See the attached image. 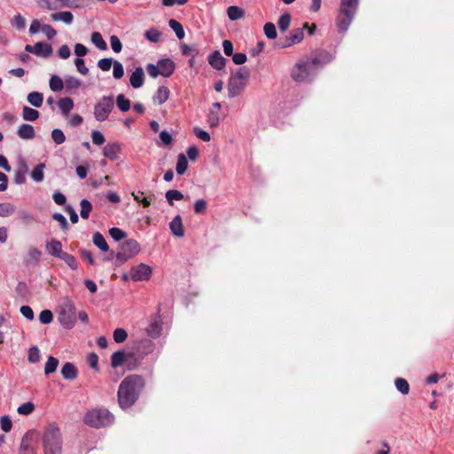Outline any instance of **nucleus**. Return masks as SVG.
<instances>
[{"label": "nucleus", "mask_w": 454, "mask_h": 454, "mask_svg": "<svg viewBox=\"0 0 454 454\" xmlns=\"http://www.w3.org/2000/svg\"><path fill=\"white\" fill-rule=\"evenodd\" d=\"M395 387L399 392L403 395H407L410 391V386L406 380L403 378H397L395 381Z\"/></svg>", "instance_id": "48"}, {"label": "nucleus", "mask_w": 454, "mask_h": 454, "mask_svg": "<svg viewBox=\"0 0 454 454\" xmlns=\"http://www.w3.org/2000/svg\"><path fill=\"white\" fill-rule=\"evenodd\" d=\"M160 35H161V33L157 28H154V27H151V28L147 29L145 33V37L152 43L159 42Z\"/></svg>", "instance_id": "46"}, {"label": "nucleus", "mask_w": 454, "mask_h": 454, "mask_svg": "<svg viewBox=\"0 0 454 454\" xmlns=\"http://www.w3.org/2000/svg\"><path fill=\"white\" fill-rule=\"evenodd\" d=\"M310 59L312 61H315V66L317 67V70H319V68H321L324 65L331 62L333 58L330 53L322 51L317 56L311 57Z\"/></svg>", "instance_id": "27"}, {"label": "nucleus", "mask_w": 454, "mask_h": 454, "mask_svg": "<svg viewBox=\"0 0 454 454\" xmlns=\"http://www.w3.org/2000/svg\"><path fill=\"white\" fill-rule=\"evenodd\" d=\"M120 152L121 145L119 143L107 144L103 148L104 156L108 158L110 160H116L119 158Z\"/></svg>", "instance_id": "18"}, {"label": "nucleus", "mask_w": 454, "mask_h": 454, "mask_svg": "<svg viewBox=\"0 0 454 454\" xmlns=\"http://www.w3.org/2000/svg\"><path fill=\"white\" fill-rule=\"evenodd\" d=\"M304 37L303 28H294L290 32L289 36H286L279 44L282 48H287L294 44L299 43Z\"/></svg>", "instance_id": "12"}, {"label": "nucleus", "mask_w": 454, "mask_h": 454, "mask_svg": "<svg viewBox=\"0 0 454 454\" xmlns=\"http://www.w3.org/2000/svg\"><path fill=\"white\" fill-rule=\"evenodd\" d=\"M115 61L116 60H114L112 58H104L98 61L97 66L102 71L107 72L111 69V67L114 66Z\"/></svg>", "instance_id": "47"}, {"label": "nucleus", "mask_w": 454, "mask_h": 454, "mask_svg": "<svg viewBox=\"0 0 454 454\" xmlns=\"http://www.w3.org/2000/svg\"><path fill=\"white\" fill-rule=\"evenodd\" d=\"M19 218L23 221V223L28 224L35 221V216L28 210L23 209L20 210L18 213Z\"/></svg>", "instance_id": "60"}, {"label": "nucleus", "mask_w": 454, "mask_h": 454, "mask_svg": "<svg viewBox=\"0 0 454 454\" xmlns=\"http://www.w3.org/2000/svg\"><path fill=\"white\" fill-rule=\"evenodd\" d=\"M51 138L57 145H62L66 141V136L60 129H54L51 131Z\"/></svg>", "instance_id": "52"}, {"label": "nucleus", "mask_w": 454, "mask_h": 454, "mask_svg": "<svg viewBox=\"0 0 454 454\" xmlns=\"http://www.w3.org/2000/svg\"><path fill=\"white\" fill-rule=\"evenodd\" d=\"M27 98L28 103L35 107H41L43 102V95L38 91L30 92Z\"/></svg>", "instance_id": "31"}, {"label": "nucleus", "mask_w": 454, "mask_h": 454, "mask_svg": "<svg viewBox=\"0 0 454 454\" xmlns=\"http://www.w3.org/2000/svg\"><path fill=\"white\" fill-rule=\"evenodd\" d=\"M221 109V104L219 102H215L212 105L211 108L208 111L207 114V123L209 127L215 128L218 126L220 117H219V112Z\"/></svg>", "instance_id": "14"}, {"label": "nucleus", "mask_w": 454, "mask_h": 454, "mask_svg": "<svg viewBox=\"0 0 454 454\" xmlns=\"http://www.w3.org/2000/svg\"><path fill=\"white\" fill-rule=\"evenodd\" d=\"M145 82V73L141 67H137L129 77V82L132 88L138 89L143 86Z\"/></svg>", "instance_id": "16"}, {"label": "nucleus", "mask_w": 454, "mask_h": 454, "mask_svg": "<svg viewBox=\"0 0 454 454\" xmlns=\"http://www.w3.org/2000/svg\"><path fill=\"white\" fill-rule=\"evenodd\" d=\"M42 253L39 249L31 247L27 251V262L28 263H36L40 260Z\"/></svg>", "instance_id": "49"}, {"label": "nucleus", "mask_w": 454, "mask_h": 454, "mask_svg": "<svg viewBox=\"0 0 454 454\" xmlns=\"http://www.w3.org/2000/svg\"><path fill=\"white\" fill-rule=\"evenodd\" d=\"M91 43L99 50L106 51L107 44L99 32H93L90 36Z\"/></svg>", "instance_id": "34"}, {"label": "nucleus", "mask_w": 454, "mask_h": 454, "mask_svg": "<svg viewBox=\"0 0 454 454\" xmlns=\"http://www.w3.org/2000/svg\"><path fill=\"white\" fill-rule=\"evenodd\" d=\"M41 358L40 350L36 346H33L28 349L27 360L31 364L39 362Z\"/></svg>", "instance_id": "50"}, {"label": "nucleus", "mask_w": 454, "mask_h": 454, "mask_svg": "<svg viewBox=\"0 0 454 454\" xmlns=\"http://www.w3.org/2000/svg\"><path fill=\"white\" fill-rule=\"evenodd\" d=\"M61 374L66 380H74L77 377V370L72 363H66L61 368Z\"/></svg>", "instance_id": "25"}, {"label": "nucleus", "mask_w": 454, "mask_h": 454, "mask_svg": "<svg viewBox=\"0 0 454 454\" xmlns=\"http://www.w3.org/2000/svg\"><path fill=\"white\" fill-rule=\"evenodd\" d=\"M291 20L292 17L288 12H286L279 17L278 20V26L279 27L280 32H286L288 29L291 23Z\"/></svg>", "instance_id": "37"}, {"label": "nucleus", "mask_w": 454, "mask_h": 454, "mask_svg": "<svg viewBox=\"0 0 454 454\" xmlns=\"http://www.w3.org/2000/svg\"><path fill=\"white\" fill-rule=\"evenodd\" d=\"M53 319L52 312L49 309L43 310L39 315V320L42 324L48 325Z\"/></svg>", "instance_id": "61"}, {"label": "nucleus", "mask_w": 454, "mask_h": 454, "mask_svg": "<svg viewBox=\"0 0 454 454\" xmlns=\"http://www.w3.org/2000/svg\"><path fill=\"white\" fill-rule=\"evenodd\" d=\"M318 70L310 58L298 62L292 70V77L297 82H310Z\"/></svg>", "instance_id": "4"}, {"label": "nucleus", "mask_w": 454, "mask_h": 454, "mask_svg": "<svg viewBox=\"0 0 454 454\" xmlns=\"http://www.w3.org/2000/svg\"><path fill=\"white\" fill-rule=\"evenodd\" d=\"M59 259L64 261L72 270H76L78 268L75 257L70 254L64 252Z\"/></svg>", "instance_id": "51"}, {"label": "nucleus", "mask_w": 454, "mask_h": 454, "mask_svg": "<svg viewBox=\"0 0 454 454\" xmlns=\"http://www.w3.org/2000/svg\"><path fill=\"white\" fill-rule=\"evenodd\" d=\"M51 20L52 21H62L67 25H70L74 21V15L69 11L59 12L51 14Z\"/></svg>", "instance_id": "24"}, {"label": "nucleus", "mask_w": 454, "mask_h": 454, "mask_svg": "<svg viewBox=\"0 0 454 454\" xmlns=\"http://www.w3.org/2000/svg\"><path fill=\"white\" fill-rule=\"evenodd\" d=\"M264 34L269 39H275L277 37V29L276 26L271 23L268 22L264 25L263 27Z\"/></svg>", "instance_id": "55"}, {"label": "nucleus", "mask_w": 454, "mask_h": 454, "mask_svg": "<svg viewBox=\"0 0 454 454\" xmlns=\"http://www.w3.org/2000/svg\"><path fill=\"white\" fill-rule=\"evenodd\" d=\"M34 54L37 57L49 58L52 54V47L46 43L39 42L33 45Z\"/></svg>", "instance_id": "19"}, {"label": "nucleus", "mask_w": 454, "mask_h": 454, "mask_svg": "<svg viewBox=\"0 0 454 454\" xmlns=\"http://www.w3.org/2000/svg\"><path fill=\"white\" fill-rule=\"evenodd\" d=\"M91 139L96 145H102L106 141L104 135L98 130L91 132Z\"/></svg>", "instance_id": "63"}, {"label": "nucleus", "mask_w": 454, "mask_h": 454, "mask_svg": "<svg viewBox=\"0 0 454 454\" xmlns=\"http://www.w3.org/2000/svg\"><path fill=\"white\" fill-rule=\"evenodd\" d=\"M44 168H45L44 163H39L38 165H36L30 174L31 178L36 183H41L44 178V174H43Z\"/></svg>", "instance_id": "32"}, {"label": "nucleus", "mask_w": 454, "mask_h": 454, "mask_svg": "<svg viewBox=\"0 0 454 454\" xmlns=\"http://www.w3.org/2000/svg\"><path fill=\"white\" fill-rule=\"evenodd\" d=\"M59 365V360L54 356H49L44 366V373L51 374L54 372Z\"/></svg>", "instance_id": "42"}, {"label": "nucleus", "mask_w": 454, "mask_h": 454, "mask_svg": "<svg viewBox=\"0 0 454 454\" xmlns=\"http://www.w3.org/2000/svg\"><path fill=\"white\" fill-rule=\"evenodd\" d=\"M80 206H81V211H80L81 217L83 219H87L90 216V214L92 210L91 203L88 200L83 199L81 200Z\"/></svg>", "instance_id": "41"}, {"label": "nucleus", "mask_w": 454, "mask_h": 454, "mask_svg": "<svg viewBox=\"0 0 454 454\" xmlns=\"http://www.w3.org/2000/svg\"><path fill=\"white\" fill-rule=\"evenodd\" d=\"M188 168V160L186 156L183 153H180L177 157V162L176 166V170L178 175H184Z\"/></svg>", "instance_id": "36"}, {"label": "nucleus", "mask_w": 454, "mask_h": 454, "mask_svg": "<svg viewBox=\"0 0 454 454\" xmlns=\"http://www.w3.org/2000/svg\"><path fill=\"white\" fill-rule=\"evenodd\" d=\"M62 434L56 424H51L46 427L43 435V454L62 453Z\"/></svg>", "instance_id": "3"}, {"label": "nucleus", "mask_w": 454, "mask_h": 454, "mask_svg": "<svg viewBox=\"0 0 454 454\" xmlns=\"http://www.w3.org/2000/svg\"><path fill=\"white\" fill-rule=\"evenodd\" d=\"M113 422L114 415L105 409L91 410L84 417V423L96 428L107 427Z\"/></svg>", "instance_id": "6"}, {"label": "nucleus", "mask_w": 454, "mask_h": 454, "mask_svg": "<svg viewBox=\"0 0 454 454\" xmlns=\"http://www.w3.org/2000/svg\"><path fill=\"white\" fill-rule=\"evenodd\" d=\"M140 251V245L135 239H128L124 241L117 254L120 260H128L137 255Z\"/></svg>", "instance_id": "9"}, {"label": "nucleus", "mask_w": 454, "mask_h": 454, "mask_svg": "<svg viewBox=\"0 0 454 454\" xmlns=\"http://www.w3.org/2000/svg\"><path fill=\"white\" fill-rule=\"evenodd\" d=\"M15 207L11 203H0V216L8 217L15 212Z\"/></svg>", "instance_id": "45"}, {"label": "nucleus", "mask_w": 454, "mask_h": 454, "mask_svg": "<svg viewBox=\"0 0 454 454\" xmlns=\"http://www.w3.org/2000/svg\"><path fill=\"white\" fill-rule=\"evenodd\" d=\"M208 63L213 68L222 70L226 65V59L222 56L219 51H215L208 56Z\"/></svg>", "instance_id": "17"}, {"label": "nucleus", "mask_w": 454, "mask_h": 454, "mask_svg": "<svg viewBox=\"0 0 454 454\" xmlns=\"http://www.w3.org/2000/svg\"><path fill=\"white\" fill-rule=\"evenodd\" d=\"M82 84V81L74 76H67L65 78V87L67 90L79 89Z\"/></svg>", "instance_id": "38"}, {"label": "nucleus", "mask_w": 454, "mask_h": 454, "mask_svg": "<svg viewBox=\"0 0 454 454\" xmlns=\"http://www.w3.org/2000/svg\"><path fill=\"white\" fill-rule=\"evenodd\" d=\"M109 234L115 241H120L126 237V232L117 227L111 228L109 230Z\"/></svg>", "instance_id": "56"}, {"label": "nucleus", "mask_w": 454, "mask_h": 454, "mask_svg": "<svg viewBox=\"0 0 454 454\" xmlns=\"http://www.w3.org/2000/svg\"><path fill=\"white\" fill-rule=\"evenodd\" d=\"M116 104L121 112H127L130 108V101L123 94H119L116 98Z\"/></svg>", "instance_id": "44"}, {"label": "nucleus", "mask_w": 454, "mask_h": 454, "mask_svg": "<svg viewBox=\"0 0 454 454\" xmlns=\"http://www.w3.org/2000/svg\"><path fill=\"white\" fill-rule=\"evenodd\" d=\"M160 75L164 77L170 76L175 71V63L169 59H163L158 61Z\"/></svg>", "instance_id": "20"}, {"label": "nucleus", "mask_w": 454, "mask_h": 454, "mask_svg": "<svg viewBox=\"0 0 454 454\" xmlns=\"http://www.w3.org/2000/svg\"><path fill=\"white\" fill-rule=\"evenodd\" d=\"M359 0H340L336 17L339 32L346 33L357 12Z\"/></svg>", "instance_id": "2"}, {"label": "nucleus", "mask_w": 454, "mask_h": 454, "mask_svg": "<svg viewBox=\"0 0 454 454\" xmlns=\"http://www.w3.org/2000/svg\"><path fill=\"white\" fill-rule=\"evenodd\" d=\"M37 4L41 9L48 11L73 8L74 6L72 0H37Z\"/></svg>", "instance_id": "11"}, {"label": "nucleus", "mask_w": 454, "mask_h": 454, "mask_svg": "<svg viewBox=\"0 0 454 454\" xmlns=\"http://www.w3.org/2000/svg\"><path fill=\"white\" fill-rule=\"evenodd\" d=\"M0 424H1L2 430L4 431L5 433H8L9 431H11V429L12 427V419L7 415H4L1 418Z\"/></svg>", "instance_id": "64"}, {"label": "nucleus", "mask_w": 454, "mask_h": 454, "mask_svg": "<svg viewBox=\"0 0 454 454\" xmlns=\"http://www.w3.org/2000/svg\"><path fill=\"white\" fill-rule=\"evenodd\" d=\"M17 135L21 139H32L35 136V131L32 125L23 123L18 128Z\"/></svg>", "instance_id": "22"}, {"label": "nucleus", "mask_w": 454, "mask_h": 454, "mask_svg": "<svg viewBox=\"0 0 454 454\" xmlns=\"http://www.w3.org/2000/svg\"><path fill=\"white\" fill-rule=\"evenodd\" d=\"M249 75V70L245 67H239L235 71H231L228 83V91L230 97H235L239 93L241 89L246 86Z\"/></svg>", "instance_id": "7"}, {"label": "nucleus", "mask_w": 454, "mask_h": 454, "mask_svg": "<svg viewBox=\"0 0 454 454\" xmlns=\"http://www.w3.org/2000/svg\"><path fill=\"white\" fill-rule=\"evenodd\" d=\"M128 337L127 332L123 328H117L114 332V340L117 343L125 341Z\"/></svg>", "instance_id": "59"}, {"label": "nucleus", "mask_w": 454, "mask_h": 454, "mask_svg": "<svg viewBox=\"0 0 454 454\" xmlns=\"http://www.w3.org/2000/svg\"><path fill=\"white\" fill-rule=\"evenodd\" d=\"M169 229L173 236L182 238L184 236V229L183 225L182 217L177 215L169 223Z\"/></svg>", "instance_id": "15"}, {"label": "nucleus", "mask_w": 454, "mask_h": 454, "mask_svg": "<svg viewBox=\"0 0 454 454\" xmlns=\"http://www.w3.org/2000/svg\"><path fill=\"white\" fill-rule=\"evenodd\" d=\"M114 107L112 96H103L94 106V117L98 121H105Z\"/></svg>", "instance_id": "8"}, {"label": "nucleus", "mask_w": 454, "mask_h": 454, "mask_svg": "<svg viewBox=\"0 0 454 454\" xmlns=\"http://www.w3.org/2000/svg\"><path fill=\"white\" fill-rule=\"evenodd\" d=\"M169 97V90L166 86H160L158 88L156 93L153 96V101L159 105L165 103Z\"/></svg>", "instance_id": "26"}, {"label": "nucleus", "mask_w": 454, "mask_h": 454, "mask_svg": "<svg viewBox=\"0 0 454 454\" xmlns=\"http://www.w3.org/2000/svg\"><path fill=\"white\" fill-rule=\"evenodd\" d=\"M59 324L65 329H72L76 322V312L74 301L68 298L64 297L59 306Z\"/></svg>", "instance_id": "5"}, {"label": "nucleus", "mask_w": 454, "mask_h": 454, "mask_svg": "<svg viewBox=\"0 0 454 454\" xmlns=\"http://www.w3.org/2000/svg\"><path fill=\"white\" fill-rule=\"evenodd\" d=\"M124 75V68L122 64L116 60L113 66V77L115 80H120Z\"/></svg>", "instance_id": "53"}, {"label": "nucleus", "mask_w": 454, "mask_h": 454, "mask_svg": "<svg viewBox=\"0 0 454 454\" xmlns=\"http://www.w3.org/2000/svg\"><path fill=\"white\" fill-rule=\"evenodd\" d=\"M35 410V405L31 402H27L18 408V412L21 415H29Z\"/></svg>", "instance_id": "58"}, {"label": "nucleus", "mask_w": 454, "mask_h": 454, "mask_svg": "<svg viewBox=\"0 0 454 454\" xmlns=\"http://www.w3.org/2000/svg\"><path fill=\"white\" fill-rule=\"evenodd\" d=\"M50 88L54 92L62 90L65 87V80L63 81L59 75H51L49 82Z\"/></svg>", "instance_id": "30"}, {"label": "nucleus", "mask_w": 454, "mask_h": 454, "mask_svg": "<svg viewBox=\"0 0 454 454\" xmlns=\"http://www.w3.org/2000/svg\"><path fill=\"white\" fill-rule=\"evenodd\" d=\"M93 244L98 247L102 252H107L109 247L100 232H95L92 237Z\"/></svg>", "instance_id": "29"}, {"label": "nucleus", "mask_w": 454, "mask_h": 454, "mask_svg": "<svg viewBox=\"0 0 454 454\" xmlns=\"http://www.w3.org/2000/svg\"><path fill=\"white\" fill-rule=\"evenodd\" d=\"M59 108L63 115H67L74 108V101L71 98H62L58 102Z\"/></svg>", "instance_id": "28"}, {"label": "nucleus", "mask_w": 454, "mask_h": 454, "mask_svg": "<svg viewBox=\"0 0 454 454\" xmlns=\"http://www.w3.org/2000/svg\"><path fill=\"white\" fill-rule=\"evenodd\" d=\"M227 15L231 20H237L243 16V11L238 6L231 5L227 9Z\"/></svg>", "instance_id": "43"}, {"label": "nucleus", "mask_w": 454, "mask_h": 454, "mask_svg": "<svg viewBox=\"0 0 454 454\" xmlns=\"http://www.w3.org/2000/svg\"><path fill=\"white\" fill-rule=\"evenodd\" d=\"M152 274V268L146 264L140 263L131 268L129 278L134 281H143L149 279ZM124 279H128V276H123Z\"/></svg>", "instance_id": "10"}, {"label": "nucleus", "mask_w": 454, "mask_h": 454, "mask_svg": "<svg viewBox=\"0 0 454 454\" xmlns=\"http://www.w3.org/2000/svg\"><path fill=\"white\" fill-rule=\"evenodd\" d=\"M110 44H111V48L112 50L115 52V53H119L122 50V43L121 42V40L119 39V37L115 35H113L110 36Z\"/></svg>", "instance_id": "57"}, {"label": "nucleus", "mask_w": 454, "mask_h": 454, "mask_svg": "<svg viewBox=\"0 0 454 454\" xmlns=\"http://www.w3.org/2000/svg\"><path fill=\"white\" fill-rule=\"evenodd\" d=\"M26 164L23 165L22 168L18 169L15 172L14 183L17 184H23L26 183Z\"/></svg>", "instance_id": "54"}, {"label": "nucleus", "mask_w": 454, "mask_h": 454, "mask_svg": "<svg viewBox=\"0 0 454 454\" xmlns=\"http://www.w3.org/2000/svg\"><path fill=\"white\" fill-rule=\"evenodd\" d=\"M168 26L169 27L175 32L176 37L178 39H183L185 35L184 27L180 22L177 20L171 19L168 20Z\"/></svg>", "instance_id": "35"}, {"label": "nucleus", "mask_w": 454, "mask_h": 454, "mask_svg": "<svg viewBox=\"0 0 454 454\" xmlns=\"http://www.w3.org/2000/svg\"><path fill=\"white\" fill-rule=\"evenodd\" d=\"M162 330L161 321L159 316L151 322L149 326L146 328V333L151 338H158L160 335Z\"/></svg>", "instance_id": "23"}, {"label": "nucleus", "mask_w": 454, "mask_h": 454, "mask_svg": "<svg viewBox=\"0 0 454 454\" xmlns=\"http://www.w3.org/2000/svg\"><path fill=\"white\" fill-rule=\"evenodd\" d=\"M166 200L168 203L172 206L174 204V200H181L184 199L183 193L178 190H168L165 193Z\"/></svg>", "instance_id": "40"}, {"label": "nucleus", "mask_w": 454, "mask_h": 454, "mask_svg": "<svg viewBox=\"0 0 454 454\" xmlns=\"http://www.w3.org/2000/svg\"><path fill=\"white\" fill-rule=\"evenodd\" d=\"M145 386L144 379L139 375H129L120 384L118 389V402L122 409L130 408L138 399Z\"/></svg>", "instance_id": "1"}, {"label": "nucleus", "mask_w": 454, "mask_h": 454, "mask_svg": "<svg viewBox=\"0 0 454 454\" xmlns=\"http://www.w3.org/2000/svg\"><path fill=\"white\" fill-rule=\"evenodd\" d=\"M39 117V112L29 106H23L22 108V118L25 121H35Z\"/></svg>", "instance_id": "33"}, {"label": "nucleus", "mask_w": 454, "mask_h": 454, "mask_svg": "<svg viewBox=\"0 0 454 454\" xmlns=\"http://www.w3.org/2000/svg\"><path fill=\"white\" fill-rule=\"evenodd\" d=\"M12 25L16 27L19 30H22L26 27V20L20 14H17L13 17Z\"/></svg>", "instance_id": "62"}, {"label": "nucleus", "mask_w": 454, "mask_h": 454, "mask_svg": "<svg viewBox=\"0 0 454 454\" xmlns=\"http://www.w3.org/2000/svg\"><path fill=\"white\" fill-rule=\"evenodd\" d=\"M125 360V353L122 350L114 352L111 356V364L114 368L121 366Z\"/></svg>", "instance_id": "39"}, {"label": "nucleus", "mask_w": 454, "mask_h": 454, "mask_svg": "<svg viewBox=\"0 0 454 454\" xmlns=\"http://www.w3.org/2000/svg\"><path fill=\"white\" fill-rule=\"evenodd\" d=\"M18 454H36L35 444L29 433L25 434L22 437Z\"/></svg>", "instance_id": "13"}, {"label": "nucleus", "mask_w": 454, "mask_h": 454, "mask_svg": "<svg viewBox=\"0 0 454 454\" xmlns=\"http://www.w3.org/2000/svg\"><path fill=\"white\" fill-rule=\"evenodd\" d=\"M45 248L48 254L59 259L64 254V251L62 250V244L57 239H52L51 241L47 242Z\"/></svg>", "instance_id": "21"}]
</instances>
